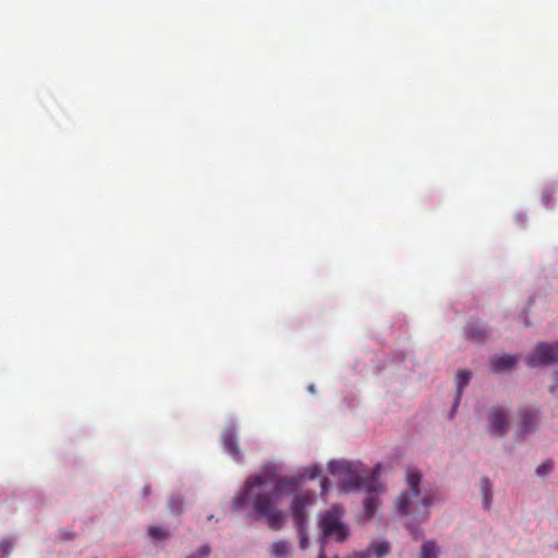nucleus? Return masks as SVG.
I'll return each instance as SVG.
<instances>
[{
	"mask_svg": "<svg viewBox=\"0 0 558 558\" xmlns=\"http://www.w3.org/2000/svg\"><path fill=\"white\" fill-rule=\"evenodd\" d=\"M390 550V545L388 542L373 543L365 550L356 553L354 558H371L373 555L376 558H381L386 556Z\"/></svg>",
	"mask_w": 558,
	"mask_h": 558,
	"instance_id": "12",
	"label": "nucleus"
},
{
	"mask_svg": "<svg viewBox=\"0 0 558 558\" xmlns=\"http://www.w3.org/2000/svg\"><path fill=\"white\" fill-rule=\"evenodd\" d=\"M184 501L181 496H172L169 500V508L171 512L180 514L183 511Z\"/></svg>",
	"mask_w": 558,
	"mask_h": 558,
	"instance_id": "18",
	"label": "nucleus"
},
{
	"mask_svg": "<svg viewBox=\"0 0 558 558\" xmlns=\"http://www.w3.org/2000/svg\"><path fill=\"white\" fill-rule=\"evenodd\" d=\"M539 423V411L534 408H523L519 411L518 436H525L536 430Z\"/></svg>",
	"mask_w": 558,
	"mask_h": 558,
	"instance_id": "7",
	"label": "nucleus"
},
{
	"mask_svg": "<svg viewBox=\"0 0 558 558\" xmlns=\"http://www.w3.org/2000/svg\"><path fill=\"white\" fill-rule=\"evenodd\" d=\"M265 476L250 477L244 490L233 499V510L241 509L250 497H253V508L258 518L266 520L267 525L272 531H279L282 527L283 514L277 508L282 497V484L277 482L271 489H266Z\"/></svg>",
	"mask_w": 558,
	"mask_h": 558,
	"instance_id": "1",
	"label": "nucleus"
},
{
	"mask_svg": "<svg viewBox=\"0 0 558 558\" xmlns=\"http://www.w3.org/2000/svg\"><path fill=\"white\" fill-rule=\"evenodd\" d=\"M210 553V548L208 545H204L199 548L197 555L201 557V558H205L209 555Z\"/></svg>",
	"mask_w": 558,
	"mask_h": 558,
	"instance_id": "21",
	"label": "nucleus"
},
{
	"mask_svg": "<svg viewBox=\"0 0 558 558\" xmlns=\"http://www.w3.org/2000/svg\"><path fill=\"white\" fill-rule=\"evenodd\" d=\"M326 484H327V478L325 477L323 481H322V489L325 490L326 489Z\"/></svg>",
	"mask_w": 558,
	"mask_h": 558,
	"instance_id": "24",
	"label": "nucleus"
},
{
	"mask_svg": "<svg viewBox=\"0 0 558 558\" xmlns=\"http://www.w3.org/2000/svg\"><path fill=\"white\" fill-rule=\"evenodd\" d=\"M343 513L340 505H332L330 509L322 513L318 526L324 539L330 538L339 543L348 539L350 529L343 522Z\"/></svg>",
	"mask_w": 558,
	"mask_h": 558,
	"instance_id": "3",
	"label": "nucleus"
},
{
	"mask_svg": "<svg viewBox=\"0 0 558 558\" xmlns=\"http://www.w3.org/2000/svg\"><path fill=\"white\" fill-rule=\"evenodd\" d=\"M379 489L377 490V493ZM369 495L364 499V511L366 519H372L378 507V499L375 496L376 492L368 493Z\"/></svg>",
	"mask_w": 558,
	"mask_h": 558,
	"instance_id": "15",
	"label": "nucleus"
},
{
	"mask_svg": "<svg viewBox=\"0 0 558 558\" xmlns=\"http://www.w3.org/2000/svg\"><path fill=\"white\" fill-rule=\"evenodd\" d=\"M318 558H327L326 555H325V542L324 541L322 542V545H320V550H319V554H318Z\"/></svg>",
	"mask_w": 558,
	"mask_h": 558,
	"instance_id": "22",
	"label": "nucleus"
},
{
	"mask_svg": "<svg viewBox=\"0 0 558 558\" xmlns=\"http://www.w3.org/2000/svg\"><path fill=\"white\" fill-rule=\"evenodd\" d=\"M489 433L497 437H504L508 432V413L501 407H495L488 412Z\"/></svg>",
	"mask_w": 558,
	"mask_h": 558,
	"instance_id": "8",
	"label": "nucleus"
},
{
	"mask_svg": "<svg viewBox=\"0 0 558 558\" xmlns=\"http://www.w3.org/2000/svg\"><path fill=\"white\" fill-rule=\"evenodd\" d=\"M421 482L422 473L416 469H409L405 476L407 490L402 492L396 501L399 513L410 519L408 527L415 539L420 538L422 534L413 523L425 521L429 515V507L434 502L432 494H422Z\"/></svg>",
	"mask_w": 558,
	"mask_h": 558,
	"instance_id": "2",
	"label": "nucleus"
},
{
	"mask_svg": "<svg viewBox=\"0 0 558 558\" xmlns=\"http://www.w3.org/2000/svg\"><path fill=\"white\" fill-rule=\"evenodd\" d=\"M73 538V534L71 532H64V537H62V539H72Z\"/></svg>",
	"mask_w": 558,
	"mask_h": 558,
	"instance_id": "23",
	"label": "nucleus"
},
{
	"mask_svg": "<svg viewBox=\"0 0 558 558\" xmlns=\"http://www.w3.org/2000/svg\"><path fill=\"white\" fill-rule=\"evenodd\" d=\"M439 548L435 542H425L421 548V558H438Z\"/></svg>",
	"mask_w": 558,
	"mask_h": 558,
	"instance_id": "17",
	"label": "nucleus"
},
{
	"mask_svg": "<svg viewBox=\"0 0 558 558\" xmlns=\"http://www.w3.org/2000/svg\"><path fill=\"white\" fill-rule=\"evenodd\" d=\"M525 362L530 367L558 363V341L538 343L526 354Z\"/></svg>",
	"mask_w": 558,
	"mask_h": 558,
	"instance_id": "5",
	"label": "nucleus"
},
{
	"mask_svg": "<svg viewBox=\"0 0 558 558\" xmlns=\"http://www.w3.org/2000/svg\"><path fill=\"white\" fill-rule=\"evenodd\" d=\"M187 558H197V557H196V556H194V555H192V556H190V557H187Z\"/></svg>",
	"mask_w": 558,
	"mask_h": 558,
	"instance_id": "27",
	"label": "nucleus"
},
{
	"mask_svg": "<svg viewBox=\"0 0 558 558\" xmlns=\"http://www.w3.org/2000/svg\"><path fill=\"white\" fill-rule=\"evenodd\" d=\"M343 485L348 489H363L367 493L377 492L381 487L374 474L366 476L360 474L357 471H349L343 480Z\"/></svg>",
	"mask_w": 558,
	"mask_h": 558,
	"instance_id": "6",
	"label": "nucleus"
},
{
	"mask_svg": "<svg viewBox=\"0 0 558 558\" xmlns=\"http://www.w3.org/2000/svg\"><path fill=\"white\" fill-rule=\"evenodd\" d=\"M518 356L512 354L495 355L489 360V368L494 373H501L515 366Z\"/></svg>",
	"mask_w": 558,
	"mask_h": 558,
	"instance_id": "11",
	"label": "nucleus"
},
{
	"mask_svg": "<svg viewBox=\"0 0 558 558\" xmlns=\"http://www.w3.org/2000/svg\"><path fill=\"white\" fill-rule=\"evenodd\" d=\"M481 493L483 496V507L485 509L490 508L493 493H492V483L488 477L484 476L481 481Z\"/></svg>",
	"mask_w": 558,
	"mask_h": 558,
	"instance_id": "16",
	"label": "nucleus"
},
{
	"mask_svg": "<svg viewBox=\"0 0 558 558\" xmlns=\"http://www.w3.org/2000/svg\"><path fill=\"white\" fill-rule=\"evenodd\" d=\"M341 466H342L343 469H348V468H349V465H348V464H343V465H341Z\"/></svg>",
	"mask_w": 558,
	"mask_h": 558,
	"instance_id": "26",
	"label": "nucleus"
},
{
	"mask_svg": "<svg viewBox=\"0 0 558 558\" xmlns=\"http://www.w3.org/2000/svg\"><path fill=\"white\" fill-rule=\"evenodd\" d=\"M144 493H145L146 496L149 495L150 494V487L146 486L144 488Z\"/></svg>",
	"mask_w": 558,
	"mask_h": 558,
	"instance_id": "25",
	"label": "nucleus"
},
{
	"mask_svg": "<svg viewBox=\"0 0 558 558\" xmlns=\"http://www.w3.org/2000/svg\"><path fill=\"white\" fill-rule=\"evenodd\" d=\"M456 379H457V396H456L454 407H457L460 401L463 388L469 385L470 379H471V374H470V372H468L465 369L459 371Z\"/></svg>",
	"mask_w": 558,
	"mask_h": 558,
	"instance_id": "14",
	"label": "nucleus"
},
{
	"mask_svg": "<svg viewBox=\"0 0 558 558\" xmlns=\"http://www.w3.org/2000/svg\"><path fill=\"white\" fill-rule=\"evenodd\" d=\"M291 544L284 539L274 542L270 545V554L274 558H286L290 553Z\"/></svg>",
	"mask_w": 558,
	"mask_h": 558,
	"instance_id": "13",
	"label": "nucleus"
},
{
	"mask_svg": "<svg viewBox=\"0 0 558 558\" xmlns=\"http://www.w3.org/2000/svg\"><path fill=\"white\" fill-rule=\"evenodd\" d=\"M489 336V329L482 322H470L464 327V337L473 342L483 343Z\"/></svg>",
	"mask_w": 558,
	"mask_h": 558,
	"instance_id": "9",
	"label": "nucleus"
},
{
	"mask_svg": "<svg viewBox=\"0 0 558 558\" xmlns=\"http://www.w3.org/2000/svg\"><path fill=\"white\" fill-rule=\"evenodd\" d=\"M551 471H553V462L547 461V462L542 463L536 469V474L541 477H544V476L548 475Z\"/></svg>",
	"mask_w": 558,
	"mask_h": 558,
	"instance_id": "20",
	"label": "nucleus"
},
{
	"mask_svg": "<svg viewBox=\"0 0 558 558\" xmlns=\"http://www.w3.org/2000/svg\"><path fill=\"white\" fill-rule=\"evenodd\" d=\"M222 444L229 454L235 460H241V450L238 445V435L233 426H228L222 433Z\"/></svg>",
	"mask_w": 558,
	"mask_h": 558,
	"instance_id": "10",
	"label": "nucleus"
},
{
	"mask_svg": "<svg viewBox=\"0 0 558 558\" xmlns=\"http://www.w3.org/2000/svg\"><path fill=\"white\" fill-rule=\"evenodd\" d=\"M148 535L154 539L162 541L168 538L169 533L159 526H150L148 529Z\"/></svg>",
	"mask_w": 558,
	"mask_h": 558,
	"instance_id": "19",
	"label": "nucleus"
},
{
	"mask_svg": "<svg viewBox=\"0 0 558 558\" xmlns=\"http://www.w3.org/2000/svg\"><path fill=\"white\" fill-rule=\"evenodd\" d=\"M315 501V495L312 492H303L294 496L292 501V513L294 526L296 529L300 548L306 549L310 545V537L306 531L307 513L306 508L311 507Z\"/></svg>",
	"mask_w": 558,
	"mask_h": 558,
	"instance_id": "4",
	"label": "nucleus"
}]
</instances>
